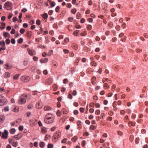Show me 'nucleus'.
Segmentation results:
<instances>
[{
  "label": "nucleus",
  "instance_id": "f257e3e1",
  "mask_svg": "<svg viewBox=\"0 0 148 148\" xmlns=\"http://www.w3.org/2000/svg\"><path fill=\"white\" fill-rule=\"evenodd\" d=\"M50 114H47L45 116L44 120V122L46 123H52L53 121V118L51 117H49V115Z\"/></svg>",
  "mask_w": 148,
  "mask_h": 148
},
{
  "label": "nucleus",
  "instance_id": "f03ea898",
  "mask_svg": "<svg viewBox=\"0 0 148 148\" xmlns=\"http://www.w3.org/2000/svg\"><path fill=\"white\" fill-rule=\"evenodd\" d=\"M6 99L3 96H0V106H3L5 104Z\"/></svg>",
  "mask_w": 148,
  "mask_h": 148
},
{
  "label": "nucleus",
  "instance_id": "7ed1b4c3",
  "mask_svg": "<svg viewBox=\"0 0 148 148\" xmlns=\"http://www.w3.org/2000/svg\"><path fill=\"white\" fill-rule=\"evenodd\" d=\"M12 3L10 2H8L5 3L4 4V8H6L7 10H11L12 8Z\"/></svg>",
  "mask_w": 148,
  "mask_h": 148
},
{
  "label": "nucleus",
  "instance_id": "20e7f679",
  "mask_svg": "<svg viewBox=\"0 0 148 148\" xmlns=\"http://www.w3.org/2000/svg\"><path fill=\"white\" fill-rule=\"evenodd\" d=\"M21 79L23 82H27L29 81L30 79L28 76H24L22 77L21 78Z\"/></svg>",
  "mask_w": 148,
  "mask_h": 148
},
{
  "label": "nucleus",
  "instance_id": "39448f33",
  "mask_svg": "<svg viewBox=\"0 0 148 148\" xmlns=\"http://www.w3.org/2000/svg\"><path fill=\"white\" fill-rule=\"evenodd\" d=\"M8 131L5 130L4 132L2 133L1 137L3 139H6L8 138Z\"/></svg>",
  "mask_w": 148,
  "mask_h": 148
},
{
  "label": "nucleus",
  "instance_id": "423d86ee",
  "mask_svg": "<svg viewBox=\"0 0 148 148\" xmlns=\"http://www.w3.org/2000/svg\"><path fill=\"white\" fill-rule=\"evenodd\" d=\"M61 135V134L60 131H58L54 133L53 137L55 139H57L60 137Z\"/></svg>",
  "mask_w": 148,
  "mask_h": 148
},
{
  "label": "nucleus",
  "instance_id": "0eeeda50",
  "mask_svg": "<svg viewBox=\"0 0 148 148\" xmlns=\"http://www.w3.org/2000/svg\"><path fill=\"white\" fill-rule=\"evenodd\" d=\"M29 123L31 126H33L37 124V121L34 119H33L30 120Z\"/></svg>",
  "mask_w": 148,
  "mask_h": 148
},
{
  "label": "nucleus",
  "instance_id": "6e6552de",
  "mask_svg": "<svg viewBox=\"0 0 148 148\" xmlns=\"http://www.w3.org/2000/svg\"><path fill=\"white\" fill-rule=\"evenodd\" d=\"M26 102L25 99L23 98L22 96L21 97V98L18 101V102L20 104L24 103Z\"/></svg>",
  "mask_w": 148,
  "mask_h": 148
},
{
  "label": "nucleus",
  "instance_id": "1a4fd4ad",
  "mask_svg": "<svg viewBox=\"0 0 148 148\" xmlns=\"http://www.w3.org/2000/svg\"><path fill=\"white\" fill-rule=\"evenodd\" d=\"M12 110L15 112H17L18 111L19 107L16 106H13L12 107Z\"/></svg>",
  "mask_w": 148,
  "mask_h": 148
},
{
  "label": "nucleus",
  "instance_id": "9d476101",
  "mask_svg": "<svg viewBox=\"0 0 148 148\" xmlns=\"http://www.w3.org/2000/svg\"><path fill=\"white\" fill-rule=\"evenodd\" d=\"M19 135H20L19 134H18L17 135H16L12 137V138H13V139H14V140L15 139H16V140H18V139H19L20 138H21L22 137V134H21V135L20 136V137L18 136H19Z\"/></svg>",
  "mask_w": 148,
  "mask_h": 148
},
{
  "label": "nucleus",
  "instance_id": "9b49d317",
  "mask_svg": "<svg viewBox=\"0 0 148 148\" xmlns=\"http://www.w3.org/2000/svg\"><path fill=\"white\" fill-rule=\"evenodd\" d=\"M52 80L51 79H48L46 81V83L47 84L50 85L52 84Z\"/></svg>",
  "mask_w": 148,
  "mask_h": 148
},
{
  "label": "nucleus",
  "instance_id": "f8f14e48",
  "mask_svg": "<svg viewBox=\"0 0 148 148\" xmlns=\"http://www.w3.org/2000/svg\"><path fill=\"white\" fill-rule=\"evenodd\" d=\"M4 120V116L3 115H1L0 116V124L1 123L3 122Z\"/></svg>",
  "mask_w": 148,
  "mask_h": 148
},
{
  "label": "nucleus",
  "instance_id": "ddd939ff",
  "mask_svg": "<svg viewBox=\"0 0 148 148\" xmlns=\"http://www.w3.org/2000/svg\"><path fill=\"white\" fill-rule=\"evenodd\" d=\"M51 107L49 106H46L44 107V110L45 111L50 110H51Z\"/></svg>",
  "mask_w": 148,
  "mask_h": 148
},
{
  "label": "nucleus",
  "instance_id": "4468645a",
  "mask_svg": "<svg viewBox=\"0 0 148 148\" xmlns=\"http://www.w3.org/2000/svg\"><path fill=\"white\" fill-rule=\"evenodd\" d=\"M71 47L76 50H77L78 49L77 45L75 43L72 44L71 45Z\"/></svg>",
  "mask_w": 148,
  "mask_h": 148
},
{
  "label": "nucleus",
  "instance_id": "2eb2a0df",
  "mask_svg": "<svg viewBox=\"0 0 148 148\" xmlns=\"http://www.w3.org/2000/svg\"><path fill=\"white\" fill-rule=\"evenodd\" d=\"M4 77L6 78H9L10 77V74L8 72H5L4 74Z\"/></svg>",
  "mask_w": 148,
  "mask_h": 148
},
{
  "label": "nucleus",
  "instance_id": "dca6fc26",
  "mask_svg": "<svg viewBox=\"0 0 148 148\" xmlns=\"http://www.w3.org/2000/svg\"><path fill=\"white\" fill-rule=\"evenodd\" d=\"M26 35L28 38H30L32 36V32H30L27 31L26 32Z\"/></svg>",
  "mask_w": 148,
  "mask_h": 148
},
{
  "label": "nucleus",
  "instance_id": "f3484780",
  "mask_svg": "<svg viewBox=\"0 0 148 148\" xmlns=\"http://www.w3.org/2000/svg\"><path fill=\"white\" fill-rule=\"evenodd\" d=\"M36 108L38 109L42 108V106L41 105H40V103L39 102L37 103L36 104Z\"/></svg>",
  "mask_w": 148,
  "mask_h": 148
},
{
  "label": "nucleus",
  "instance_id": "a211bd4d",
  "mask_svg": "<svg viewBox=\"0 0 148 148\" xmlns=\"http://www.w3.org/2000/svg\"><path fill=\"white\" fill-rule=\"evenodd\" d=\"M48 61V59L47 58H45V59H41L40 60V62L41 63H43L46 62Z\"/></svg>",
  "mask_w": 148,
  "mask_h": 148
},
{
  "label": "nucleus",
  "instance_id": "6ab92c4d",
  "mask_svg": "<svg viewBox=\"0 0 148 148\" xmlns=\"http://www.w3.org/2000/svg\"><path fill=\"white\" fill-rule=\"evenodd\" d=\"M16 132V130L14 128H12L9 130L10 133L11 134H14Z\"/></svg>",
  "mask_w": 148,
  "mask_h": 148
},
{
  "label": "nucleus",
  "instance_id": "aec40b11",
  "mask_svg": "<svg viewBox=\"0 0 148 148\" xmlns=\"http://www.w3.org/2000/svg\"><path fill=\"white\" fill-rule=\"evenodd\" d=\"M41 16L44 19H47L48 17L47 14L45 13L42 14Z\"/></svg>",
  "mask_w": 148,
  "mask_h": 148
},
{
  "label": "nucleus",
  "instance_id": "412c9836",
  "mask_svg": "<svg viewBox=\"0 0 148 148\" xmlns=\"http://www.w3.org/2000/svg\"><path fill=\"white\" fill-rule=\"evenodd\" d=\"M3 36L5 37H7L8 36V38H10V35L9 34H8L7 32H3Z\"/></svg>",
  "mask_w": 148,
  "mask_h": 148
},
{
  "label": "nucleus",
  "instance_id": "4be33fe9",
  "mask_svg": "<svg viewBox=\"0 0 148 148\" xmlns=\"http://www.w3.org/2000/svg\"><path fill=\"white\" fill-rule=\"evenodd\" d=\"M28 51L29 53L31 56H32L34 55V52L32 50L30 49H29L28 50Z\"/></svg>",
  "mask_w": 148,
  "mask_h": 148
},
{
  "label": "nucleus",
  "instance_id": "5701e85b",
  "mask_svg": "<svg viewBox=\"0 0 148 148\" xmlns=\"http://www.w3.org/2000/svg\"><path fill=\"white\" fill-rule=\"evenodd\" d=\"M45 143L42 142H41L39 144V146L41 148H43L45 146Z\"/></svg>",
  "mask_w": 148,
  "mask_h": 148
},
{
  "label": "nucleus",
  "instance_id": "b1692460",
  "mask_svg": "<svg viewBox=\"0 0 148 148\" xmlns=\"http://www.w3.org/2000/svg\"><path fill=\"white\" fill-rule=\"evenodd\" d=\"M0 45L5 46V43L4 40H2L0 42Z\"/></svg>",
  "mask_w": 148,
  "mask_h": 148
},
{
  "label": "nucleus",
  "instance_id": "393cba45",
  "mask_svg": "<svg viewBox=\"0 0 148 148\" xmlns=\"http://www.w3.org/2000/svg\"><path fill=\"white\" fill-rule=\"evenodd\" d=\"M103 86L107 89L110 88V86L108 85V83H107L104 84Z\"/></svg>",
  "mask_w": 148,
  "mask_h": 148
},
{
  "label": "nucleus",
  "instance_id": "a878e982",
  "mask_svg": "<svg viewBox=\"0 0 148 148\" xmlns=\"http://www.w3.org/2000/svg\"><path fill=\"white\" fill-rule=\"evenodd\" d=\"M53 88L54 90L56 91L58 88V86L56 84H54L53 86Z\"/></svg>",
  "mask_w": 148,
  "mask_h": 148
},
{
  "label": "nucleus",
  "instance_id": "bb28decb",
  "mask_svg": "<svg viewBox=\"0 0 148 148\" xmlns=\"http://www.w3.org/2000/svg\"><path fill=\"white\" fill-rule=\"evenodd\" d=\"M4 68L6 69H10V67L9 66V65H8L7 64H5L4 65Z\"/></svg>",
  "mask_w": 148,
  "mask_h": 148
},
{
  "label": "nucleus",
  "instance_id": "cd10ccee",
  "mask_svg": "<svg viewBox=\"0 0 148 148\" xmlns=\"http://www.w3.org/2000/svg\"><path fill=\"white\" fill-rule=\"evenodd\" d=\"M1 25L2 26H3V27H0V29L3 30L5 28V23H1Z\"/></svg>",
  "mask_w": 148,
  "mask_h": 148
},
{
  "label": "nucleus",
  "instance_id": "c85d7f7f",
  "mask_svg": "<svg viewBox=\"0 0 148 148\" xmlns=\"http://www.w3.org/2000/svg\"><path fill=\"white\" fill-rule=\"evenodd\" d=\"M81 17V15L80 14L79 12H77L76 15V18L77 19H79Z\"/></svg>",
  "mask_w": 148,
  "mask_h": 148
},
{
  "label": "nucleus",
  "instance_id": "c756f323",
  "mask_svg": "<svg viewBox=\"0 0 148 148\" xmlns=\"http://www.w3.org/2000/svg\"><path fill=\"white\" fill-rule=\"evenodd\" d=\"M62 112L63 113L66 114H67V111L64 108L62 109Z\"/></svg>",
  "mask_w": 148,
  "mask_h": 148
},
{
  "label": "nucleus",
  "instance_id": "7c9ffc66",
  "mask_svg": "<svg viewBox=\"0 0 148 148\" xmlns=\"http://www.w3.org/2000/svg\"><path fill=\"white\" fill-rule=\"evenodd\" d=\"M87 28L88 30H90L92 29V26L90 25H88L87 26Z\"/></svg>",
  "mask_w": 148,
  "mask_h": 148
},
{
  "label": "nucleus",
  "instance_id": "2f4dec72",
  "mask_svg": "<svg viewBox=\"0 0 148 148\" xmlns=\"http://www.w3.org/2000/svg\"><path fill=\"white\" fill-rule=\"evenodd\" d=\"M130 124L132 126H134L135 125V123L134 122H132L130 121L128 123V124L129 126H130Z\"/></svg>",
  "mask_w": 148,
  "mask_h": 148
},
{
  "label": "nucleus",
  "instance_id": "473e14b6",
  "mask_svg": "<svg viewBox=\"0 0 148 148\" xmlns=\"http://www.w3.org/2000/svg\"><path fill=\"white\" fill-rule=\"evenodd\" d=\"M28 62L27 60H24L23 62V64L24 66H26L28 64Z\"/></svg>",
  "mask_w": 148,
  "mask_h": 148
},
{
  "label": "nucleus",
  "instance_id": "72a5a7b5",
  "mask_svg": "<svg viewBox=\"0 0 148 148\" xmlns=\"http://www.w3.org/2000/svg\"><path fill=\"white\" fill-rule=\"evenodd\" d=\"M23 39L22 38H20L18 40V43L20 44H21L23 42Z\"/></svg>",
  "mask_w": 148,
  "mask_h": 148
},
{
  "label": "nucleus",
  "instance_id": "f704fd0d",
  "mask_svg": "<svg viewBox=\"0 0 148 148\" xmlns=\"http://www.w3.org/2000/svg\"><path fill=\"white\" fill-rule=\"evenodd\" d=\"M34 106L32 105H29L27 106L28 108L29 109H31L33 108Z\"/></svg>",
  "mask_w": 148,
  "mask_h": 148
},
{
  "label": "nucleus",
  "instance_id": "c9c22d12",
  "mask_svg": "<svg viewBox=\"0 0 148 148\" xmlns=\"http://www.w3.org/2000/svg\"><path fill=\"white\" fill-rule=\"evenodd\" d=\"M19 75V74L15 75L13 77V79H16L18 77Z\"/></svg>",
  "mask_w": 148,
  "mask_h": 148
},
{
  "label": "nucleus",
  "instance_id": "e433bc0d",
  "mask_svg": "<svg viewBox=\"0 0 148 148\" xmlns=\"http://www.w3.org/2000/svg\"><path fill=\"white\" fill-rule=\"evenodd\" d=\"M14 140V139H13V138L12 139L9 138L8 141L9 143L10 144H12V141Z\"/></svg>",
  "mask_w": 148,
  "mask_h": 148
},
{
  "label": "nucleus",
  "instance_id": "4c0bfd02",
  "mask_svg": "<svg viewBox=\"0 0 148 148\" xmlns=\"http://www.w3.org/2000/svg\"><path fill=\"white\" fill-rule=\"evenodd\" d=\"M17 143H18L17 142H13L12 145L14 147H16L17 146Z\"/></svg>",
  "mask_w": 148,
  "mask_h": 148
},
{
  "label": "nucleus",
  "instance_id": "58836bf2",
  "mask_svg": "<svg viewBox=\"0 0 148 148\" xmlns=\"http://www.w3.org/2000/svg\"><path fill=\"white\" fill-rule=\"evenodd\" d=\"M25 31V29H24L22 28L21 29L20 31V32L21 34H23L24 33Z\"/></svg>",
  "mask_w": 148,
  "mask_h": 148
},
{
  "label": "nucleus",
  "instance_id": "ea45409f",
  "mask_svg": "<svg viewBox=\"0 0 148 148\" xmlns=\"http://www.w3.org/2000/svg\"><path fill=\"white\" fill-rule=\"evenodd\" d=\"M36 69L35 66H32L30 69V70L32 71H34Z\"/></svg>",
  "mask_w": 148,
  "mask_h": 148
},
{
  "label": "nucleus",
  "instance_id": "a19ab883",
  "mask_svg": "<svg viewBox=\"0 0 148 148\" xmlns=\"http://www.w3.org/2000/svg\"><path fill=\"white\" fill-rule=\"evenodd\" d=\"M79 32V30H76L73 32V34L75 36H76Z\"/></svg>",
  "mask_w": 148,
  "mask_h": 148
},
{
  "label": "nucleus",
  "instance_id": "79ce46f5",
  "mask_svg": "<svg viewBox=\"0 0 148 148\" xmlns=\"http://www.w3.org/2000/svg\"><path fill=\"white\" fill-rule=\"evenodd\" d=\"M76 12V10L74 8L72 9L71 10V12L73 14H75V13Z\"/></svg>",
  "mask_w": 148,
  "mask_h": 148
},
{
  "label": "nucleus",
  "instance_id": "37998d69",
  "mask_svg": "<svg viewBox=\"0 0 148 148\" xmlns=\"http://www.w3.org/2000/svg\"><path fill=\"white\" fill-rule=\"evenodd\" d=\"M95 104L93 103H91L89 104V106L90 107L94 108Z\"/></svg>",
  "mask_w": 148,
  "mask_h": 148
},
{
  "label": "nucleus",
  "instance_id": "c03bdc74",
  "mask_svg": "<svg viewBox=\"0 0 148 148\" xmlns=\"http://www.w3.org/2000/svg\"><path fill=\"white\" fill-rule=\"evenodd\" d=\"M91 65L94 66H96V64L95 62L94 61H92L91 63Z\"/></svg>",
  "mask_w": 148,
  "mask_h": 148
},
{
  "label": "nucleus",
  "instance_id": "a18cd8bd",
  "mask_svg": "<svg viewBox=\"0 0 148 148\" xmlns=\"http://www.w3.org/2000/svg\"><path fill=\"white\" fill-rule=\"evenodd\" d=\"M100 113V112L99 110H97L95 111V114L97 115H99Z\"/></svg>",
  "mask_w": 148,
  "mask_h": 148
},
{
  "label": "nucleus",
  "instance_id": "49530a36",
  "mask_svg": "<svg viewBox=\"0 0 148 148\" xmlns=\"http://www.w3.org/2000/svg\"><path fill=\"white\" fill-rule=\"evenodd\" d=\"M53 145L51 144H49L47 146L48 148H53Z\"/></svg>",
  "mask_w": 148,
  "mask_h": 148
},
{
  "label": "nucleus",
  "instance_id": "de8ad7c7",
  "mask_svg": "<svg viewBox=\"0 0 148 148\" xmlns=\"http://www.w3.org/2000/svg\"><path fill=\"white\" fill-rule=\"evenodd\" d=\"M120 113L121 115H124L125 113V112L123 110H121L120 111Z\"/></svg>",
  "mask_w": 148,
  "mask_h": 148
},
{
  "label": "nucleus",
  "instance_id": "09e8293b",
  "mask_svg": "<svg viewBox=\"0 0 148 148\" xmlns=\"http://www.w3.org/2000/svg\"><path fill=\"white\" fill-rule=\"evenodd\" d=\"M77 139V138L76 136H75L72 139V140L74 142Z\"/></svg>",
  "mask_w": 148,
  "mask_h": 148
},
{
  "label": "nucleus",
  "instance_id": "8fccbe9b",
  "mask_svg": "<svg viewBox=\"0 0 148 148\" xmlns=\"http://www.w3.org/2000/svg\"><path fill=\"white\" fill-rule=\"evenodd\" d=\"M139 138H136L135 140V142L136 144H137L139 143Z\"/></svg>",
  "mask_w": 148,
  "mask_h": 148
},
{
  "label": "nucleus",
  "instance_id": "3c124183",
  "mask_svg": "<svg viewBox=\"0 0 148 148\" xmlns=\"http://www.w3.org/2000/svg\"><path fill=\"white\" fill-rule=\"evenodd\" d=\"M115 28L116 30L119 31L120 29V26L119 25H116L115 27Z\"/></svg>",
  "mask_w": 148,
  "mask_h": 148
},
{
  "label": "nucleus",
  "instance_id": "603ef678",
  "mask_svg": "<svg viewBox=\"0 0 148 148\" xmlns=\"http://www.w3.org/2000/svg\"><path fill=\"white\" fill-rule=\"evenodd\" d=\"M93 99L94 100H97L98 99V97L96 95L94 96L93 97Z\"/></svg>",
  "mask_w": 148,
  "mask_h": 148
},
{
  "label": "nucleus",
  "instance_id": "864d4df0",
  "mask_svg": "<svg viewBox=\"0 0 148 148\" xmlns=\"http://www.w3.org/2000/svg\"><path fill=\"white\" fill-rule=\"evenodd\" d=\"M57 116H61L60 114V111L59 110H58L57 111Z\"/></svg>",
  "mask_w": 148,
  "mask_h": 148
},
{
  "label": "nucleus",
  "instance_id": "5fc2aeb1",
  "mask_svg": "<svg viewBox=\"0 0 148 148\" xmlns=\"http://www.w3.org/2000/svg\"><path fill=\"white\" fill-rule=\"evenodd\" d=\"M77 94V92L76 90H74L73 91L72 94L74 96H75Z\"/></svg>",
  "mask_w": 148,
  "mask_h": 148
},
{
  "label": "nucleus",
  "instance_id": "6e6d98bb",
  "mask_svg": "<svg viewBox=\"0 0 148 148\" xmlns=\"http://www.w3.org/2000/svg\"><path fill=\"white\" fill-rule=\"evenodd\" d=\"M55 3L54 2H52L51 3V7H53L55 6Z\"/></svg>",
  "mask_w": 148,
  "mask_h": 148
},
{
  "label": "nucleus",
  "instance_id": "4d7b16f0",
  "mask_svg": "<svg viewBox=\"0 0 148 148\" xmlns=\"http://www.w3.org/2000/svg\"><path fill=\"white\" fill-rule=\"evenodd\" d=\"M60 9V8L58 6L56 7L55 10L57 12H58L59 11Z\"/></svg>",
  "mask_w": 148,
  "mask_h": 148
},
{
  "label": "nucleus",
  "instance_id": "13d9d810",
  "mask_svg": "<svg viewBox=\"0 0 148 148\" xmlns=\"http://www.w3.org/2000/svg\"><path fill=\"white\" fill-rule=\"evenodd\" d=\"M95 106L97 108H99L100 106V105L99 103H96L95 104Z\"/></svg>",
  "mask_w": 148,
  "mask_h": 148
},
{
  "label": "nucleus",
  "instance_id": "bf43d9fd",
  "mask_svg": "<svg viewBox=\"0 0 148 148\" xmlns=\"http://www.w3.org/2000/svg\"><path fill=\"white\" fill-rule=\"evenodd\" d=\"M11 43L13 44H15V40L14 39H12L11 40Z\"/></svg>",
  "mask_w": 148,
  "mask_h": 148
},
{
  "label": "nucleus",
  "instance_id": "052dcab7",
  "mask_svg": "<svg viewBox=\"0 0 148 148\" xmlns=\"http://www.w3.org/2000/svg\"><path fill=\"white\" fill-rule=\"evenodd\" d=\"M18 129L20 131H22L23 130V127L22 126H20L18 127Z\"/></svg>",
  "mask_w": 148,
  "mask_h": 148
},
{
  "label": "nucleus",
  "instance_id": "680f3d73",
  "mask_svg": "<svg viewBox=\"0 0 148 148\" xmlns=\"http://www.w3.org/2000/svg\"><path fill=\"white\" fill-rule=\"evenodd\" d=\"M68 19L69 21L72 22L73 21V18L72 17H69L68 18Z\"/></svg>",
  "mask_w": 148,
  "mask_h": 148
},
{
  "label": "nucleus",
  "instance_id": "e2e57ef3",
  "mask_svg": "<svg viewBox=\"0 0 148 148\" xmlns=\"http://www.w3.org/2000/svg\"><path fill=\"white\" fill-rule=\"evenodd\" d=\"M46 130L45 129L42 128L41 132L42 133H46Z\"/></svg>",
  "mask_w": 148,
  "mask_h": 148
},
{
  "label": "nucleus",
  "instance_id": "0e129e2a",
  "mask_svg": "<svg viewBox=\"0 0 148 148\" xmlns=\"http://www.w3.org/2000/svg\"><path fill=\"white\" fill-rule=\"evenodd\" d=\"M17 18L16 17H14L12 18V20L13 22H15L17 21Z\"/></svg>",
  "mask_w": 148,
  "mask_h": 148
},
{
  "label": "nucleus",
  "instance_id": "69168bd1",
  "mask_svg": "<svg viewBox=\"0 0 148 148\" xmlns=\"http://www.w3.org/2000/svg\"><path fill=\"white\" fill-rule=\"evenodd\" d=\"M15 32V30L14 29H12L10 32L11 34H14Z\"/></svg>",
  "mask_w": 148,
  "mask_h": 148
},
{
  "label": "nucleus",
  "instance_id": "338daca9",
  "mask_svg": "<svg viewBox=\"0 0 148 148\" xmlns=\"http://www.w3.org/2000/svg\"><path fill=\"white\" fill-rule=\"evenodd\" d=\"M126 27V25L125 23H124L123 24H122L121 26V27L123 28H125Z\"/></svg>",
  "mask_w": 148,
  "mask_h": 148
},
{
  "label": "nucleus",
  "instance_id": "774afa93",
  "mask_svg": "<svg viewBox=\"0 0 148 148\" xmlns=\"http://www.w3.org/2000/svg\"><path fill=\"white\" fill-rule=\"evenodd\" d=\"M108 26L109 27H112L113 26V23L112 22L108 24Z\"/></svg>",
  "mask_w": 148,
  "mask_h": 148
}]
</instances>
